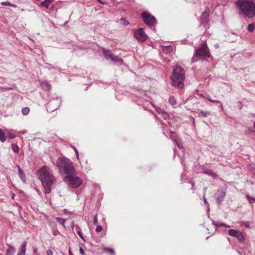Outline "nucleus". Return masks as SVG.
I'll return each mask as SVG.
<instances>
[{
    "instance_id": "1",
    "label": "nucleus",
    "mask_w": 255,
    "mask_h": 255,
    "mask_svg": "<svg viewBox=\"0 0 255 255\" xmlns=\"http://www.w3.org/2000/svg\"><path fill=\"white\" fill-rule=\"evenodd\" d=\"M38 177L42 184L45 193H50L52 186L56 182L50 170L47 166H43L38 170Z\"/></svg>"
},
{
    "instance_id": "2",
    "label": "nucleus",
    "mask_w": 255,
    "mask_h": 255,
    "mask_svg": "<svg viewBox=\"0 0 255 255\" xmlns=\"http://www.w3.org/2000/svg\"><path fill=\"white\" fill-rule=\"evenodd\" d=\"M236 4L239 15L249 18L255 15V0H238Z\"/></svg>"
},
{
    "instance_id": "3",
    "label": "nucleus",
    "mask_w": 255,
    "mask_h": 255,
    "mask_svg": "<svg viewBox=\"0 0 255 255\" xmlns=\"http://www.w3.org/2000/svg\"><path fill=\"white\" fill-rule=\"evenodd\" d=\"M185 73L184 69L181 66L176 65L174 67L170 77L171 86L176 88L182 89L184 86Z\"/></svg>"
},
{
    "instance_id": "4",
    "label": "nucleus",
    "mask_w": 255,
    "mask_h": 255,
    "mask_svg": "<svg viewBox=\"0 0 255 255\" xmlns=\"http://www.w3.org/2000/svg\"><path fill=\"white\" fill-rule=\"evenodd\" d=\"M56 165L59 172L67 175L75 173V169L72 162L68 158L59 157L56 161Z\"/></svg>"
},
{
    "instance_id": "5",
    "label": "nucleus",
    "mask_w": 255,
    "mask_h": 255,
    "mask_svg": "<svg viewBox=\"0 0 255 255\" xmlns=\"http://www.w3.org/2000/svg\"><path fill=\"white\" fill-rule=\"evenodd\" d=\"M194 56L200 59L207 60L211 54L207 46L205 43H202L195 50Z\"/></svg>"
},
{
    "instance_id": "6",
    "label": "nucleus",
    "mask_w": 255,
    "mask_h": 255,
    "mask_svg": "<svg viewBox=\"0 0 255 255\" xmlns=\"http://www.w3.org/2000/svg\"><path fill=\"white\" fill-rule=\"evenodd\" d=\"M64 181L68 184L69 186L74 188L79 187L82 183V180L74 173L66 175L64 178Z\"/></svg>"
},
{
    "instance_id": "7",
    "label": "nucleus",
    "mask_w": 255,
    "mask_h": 255,
    "mask_svg": "<svg viewBox=\"0 0 255 255\" xmlns=\"http://www.w3.org/2000/svg\"><path fill=\"white\" fill-rule=\"evenodd\" d=\"M142 17L143 21L146 25L148 26H154L157 23L155 18L151 14L148 12L145 11L142 12Z\"/></svg>"
},
{
    "instance_id": "8",
    "label": "nucleus",
    "mask_w": 255,
    "mask_h": 255,
    "mask_svg": "<svg viewBox=\"0 0 255 255\" xmlns=\"http://www.w3.org/2000/svg\"><path fill=\"white\" fill-rule=\"evenodd\" d=\"M61 100L60 98H56L50 100L47 104V111L52 112L57 110L60 107Z\"/></svg>"
},
{
    "instance_id": "9",
    "label": "nucleus",
    "mask_w": 255,
    "mask_h": 255,
    "mask_svg": "<svg viewBox=\"0 0 255 255\" xmlns=\"http://www.w3.org/2000/svg\"><path fill=\"white\" fill-rule=\"evenodd\" d=\"M134 36L138 41L144 42L147 38V35L144 32L143 28H140L134 31Z\"/></svg>"
},
{
    "instance_id": "10",
    "label": "nucleus",
    "mask_w": 255,
    "mask_h": 255,
    "mask_svg": "<svg viewBox=\"0 0 255 255\" xmlns=\"http://www.w3.org/2000/svg\"><path fill=\"white\" fill-rule=\"evenodd\" d=\"M226 195V191L224 190H219L216 192L215 198L220 204L224 199Z\"/></svg>"
},
{
    "instance_id": "11",
    "label": "nucleus",
    "mask_w": 255,
    "mask_h": 255,
    "mask_svg": "<svg viewBox=\"0 0 255 255\" xmlns=\"http://www.w3.org/2000/svg\"><path fill=\"white\" fill-rule=\"evenodd\" d=\"M115 64L117 65H122L123 63V59L118 56H114L111 60Z\"/></svg>"
},
{
    "instance_id": "12",
    "label": "nucleus",
    "mask_w": 255,
    "mask_h": 255,
    "mask_svg": "<svg viewBox=\"0 0 255 255\" xmlns=\"http://www.w3.org/2000/svg\"><path fill=\"white\" fill-rule=\"evenodd\" d=\"M209 13L207 11H205L202 13V16L201 17V21L202 23H206L208 22V18H209Z\"/></svg>"
},
{
    "instance_id": "13",
    "label": "nucleus",
    "mask_w": 255,
    "mask_h": 255,
    "mask_svg": "<svg viewBox=\"0 0 255 255\" xmlns=\"http://www.w3.org/2000/svg\"><path fill=\"white\" fill-rule=\"evenodd\" d=\"M17 167L18 168L19 177L24 182L26 179V177L23 170L20 168V166L19 165H17Z\"/></svg>"
},
{
    "instance_id": "14",
    "label": "nucleus",
    "mask_w": 255,
    "mask_h": 255,
    "mask_svg": "<svg viewBox=\"0 0 255 255\" xmlns=\"http://www.w3.org/2000/svg\"><path fill=\"white\" fill-rule=\"evenodd\" d=\"M26 243L24 242L20 248V251L16 255H25L26 252Z\"/></svg>"
},
{
    "instance_id": "15",
    "label": "nucleus",
    "mask_w": 255,
    "mask_h": 255,
    "mask_svg": "<svg viewBox=\"0 0 255 255\" xmlns=\"http://www.w3.org/2000/svg\"><path fill=\"white\" fill-rule=\"evenodd\" d=\"M157 112L160 114L161 115V116L162 117V118L164 119V120H167L169 118V115H168V114L165 112L164 111V110H162L160 108H159L157 110Z\"/></svg>"
},
{
    "instance_id": "16",
    "label": "nucleus",
    "mask_w": 255,
    "mask_h": 255,
    "mask_svg": "<svg viewBox=\"0 0 255 255\" xmlns=\"http://www.w3.org/2000/svg\"><path fill=\"white\" fill-rule=\"evenodd\" d=\"M104 56L106 59L112 60V58L114 56V55L112 54V52L110 50H104Z\"/></svg>"
},
{
    "instance_id": "17",
    "label": "nucleus",
    "mask_w": 255,
    "mask_h": 255,
    "mask_svg": "<svg viewBox=\"0 0 255 255\" xmlns=\"http://www.w3.org/2000/svg\"><path fill=\"white\" fill-rule=\"evenodd\" d=\"M15 252V248L9 246L8 248L6 251L5 255H14Z\"/></svg>"
},
{
    "instance_id": "18",
    "label": "nucleus",
    "mask_w": 255,
    "mask_h": 255,
    "mask_svg": "<svg viewBox=\"0 0 255 255\" xmlns=\"http://www.w3.org/2000/svg\"><path fill=\"white\" fill-rule=\"evenodd\" d=\"M240 231L234 229H229L228 231V234L233 237H237V234Z\"/></svg>"
},
{
    "instance_id": "19",
    "label": "nucleus",
    "mask_w": 255,
    "mask_h": 255,
    "mask_svg": "<svg viewBox=\"0 0 255 255\" xmlns=\"http://www.w3.org/2000/svg\"><path fill=\"white\" fill-rule=\"evenodd\" d=\"M240 231L234 229H229L228 231V234L233 237H237V234Z\"/></svg>"
},
{
    "instance_id": "20",
    "label": "nucleus",
    "mask_w": 255,
    "mask_h": 255,
    "mask_svg": "<svg viewBox=\"0 0 255 255\" xmlns=\"http://www.w3.org/2000/svg\"><path fill=\"white\" fill-rule=\"evenodd\" d=\"M41 86L43 89L46 91H49L51 89L50 85L46 82L42 83Z\"/></svg>"
},
{
    "instance_id": "21",
    "label": "nucleus",
    "mask_w": 255,
    "mask_h": 255,
    "mask_svg": "<svg viewBox=\"0 0 255 255\" xmlns=\"http://www.w3.org/2000/svg\"><path fill=\"white\" fill-rule=\"evenodd\" d=\"M52 1V0H45L44 1L41 3L42 6L48 8L49 6V4Z\"/></svg>"
},
{
    "instance_id": "22",
    "label": "nucleus",
    "mask_w": 255,
    "mask_h": 255,
    "mask_svg": "<svg viewBox=\"0 0 255 255\" xmlns=\"http://www.w3.org/2000/svg\"><path fill=\"white\" fill-rule=\"evenodd\" d=\"M240 242H243L245 240V237L243 233L240 231L237 234V236L236 237Z\"/></svg>"
},
{
    "instance_id": "23",
    "label": "nucleus",
    "mask_w": 255,
    "mask_h": 255,
    "mask_svg": "<svg viewBox=\"0 0 255 255\" xmlns=\"http://www.w3.org/2000/svg\"><path fill=\"white\" fill-rule=\"evenodd\" d=\"M76 231L77 232L78 235L80 236V237L83 240L85 241L84 237L82 234V233L81 232V230H80L79 226H76Z\"/></svg>"
},
{
    "instance_id": "24",
    "label": "nucleus",
    "mask_w": 255,
    "mask_h": 255,
    "mask_svg": "<svg viewBox=\"0 0 255 255\" xmlns=\"http://www.w3.org/2000/svg\"><path fill=\"white\" fill-rule=\"evenodd\" d=\"M169 102L172 106H175L177 104L175 98L172 96L169 97Z\"/></svg>"
},
{
    "instance_id": "25",
    "label": "nucleus",
    "mask_w": 255,
    "mask_h": 255,
    "mask_svg": "<svg viewBox=\"0 0 255 255\" xmlns=\"http://www.w3.org/2000/svg\"><path fill=\"white\" fill-rule=\"evenodd\" d=\"M204 173L207 175L211 176L213 178H216L217 177V175L215 173L210 170H205Z\"/></svg>"
},
{
    "instance_id": "26",
    "label": "nucleus",
    "mask_w": 255,
    "mask_h": 255,
    "mask_svg": "<svg viewBox=\"0 0 255 255\" xmlns=\"http://www.w3.org/2000/svg\"><path fill=\"white\" fill-rule=\"evenodd\" d=\"M255 28V24L254 23H252L250 24L248 26V30L249 32H253Z\"/></svg>"
},
{
    "instance_id": "27",
    "label": "nucleus",
    "mask_w": 255,
    "mask_h": 255,
    "mask_svg": "<svg viewBox=\"0 0 255 255\" xmlns=\"http://www.w3.org/2000/svg\"><path fill=\"white\" fill-rule=\"evenodd\" d=\"M5 139L6 138L4 133L3 132L2 130L0 129V141L1 142H4L5 141Z\"/></svg>"
},
{
    "instance_id": "28",
    "label": "nucleus",
    "mask_w": 255,
    "mask_h": 255,
    "mask_svg": "<svg viewBox=\"0 0 255 255\" xmlns=\"http://www.w3.org/2000/svg\"><path fill=\"white\" fill-rule=\"evenodd\" d=\"M30 110L28 107H25L21 110V113L23 115H27L29 113Z\"/></svg>"
},
{
    "instance_id": "29",
    "label": "nucleus",
    "mask_w": 255,
    "mask_h": 255,
    "mask_svg": "<svg viewBox=\"0 0 255 255\" xmlns=\"http://www.w3.org/2000/svg\"><path fill=\"white\" fill-rule=\"evenodd\" d=\"M246 197L249 201V202L251 204H252L253 203H255V198L250 196V195H247L246 196Z\"/></svg>"
},
{
    "instance_id": "30",
    "label": "nucleus",
    "mask_w": 255,
    "mask_h": 255,
    "mask_svg": "<svg viewBox=\"0 0 255 255\" xmlns=\"http://www.w3.org/2000/svg\"><path fill=\"white\" fill-rule=\"evenodd\" d=\"M56 221L61 225H62L63 226H64V224L65 222V220L60 217H57L56 218Z\"/></svg>"
},
{
    "instance_id": "31",
    "label": "nucleus",
    "mask_w": 255,
    "mask_h": 255,
    "mask_svg": "<svg viewBox=\"0 0 255 255\" xmlns=\"http://www.w3.org/2000/svg\"><path fill=\"white\" fill-rule=\"evenodd\" d=\"M200 114L202 117L206 118L207 117L210 115V113L208 111H201Z\"/></svg>"
},
{
    "instance_id": "32",
    "label": "nucleus",
    "mask_w": 255,
    "mask_h": 255,
    "mask_svg": "<svg viewBox=\"0 0 255 255\" xmlns=\"http://www.w3.org/2000/svg\"><path fill=\"white\" fill-rule=\"evenodd\" d=\"M11 147L14 152H15L16 153L18 152L19 147L16 144H12Z\"/></svg>"
},
{
    "instance_id": "33",
    "label": "nucleus",
    "mask_w": 255,
    "mask_h": 255,
    "mask_svg": "<svg viewBox=\"0 0 255 255\" xmlns=\"http://www.w3.org/2000/svg\"><path fill=\"white\" fill-rule=\"evenodd\" d=\"M175 142L176 145L179 148H181L182 147V143L179 139H175Z\"/></svg>"
},
{
    "instance_id": "34",
    "label": "nucleus",
    "mask_w": 255,
    "mask_h": 255,
    "mask_svg": "<svg viewBox=\"0 0 255 255\" xmlns=\"http://www.w3.org/2000/svg\"><path fill=\"white\" fill-rule=\"evenodd\" d=\"M104 250L108 253H109L111 254L114 255L115 252L113 249L111 248H104Z\"/></svg>"
},
{
    "instance_id": "35",
    "label": "nucleus",
    "mask_w": 255,
    "mask_h": 255,
    "mask_svg": "<svg viewBox=\"0 0 255 255\" xmlns=\"http://www.w3.org/2000/svg\"><path fill=\"white\" fill-rule=\"evenodd\" d=\"M93 223L95 225H96L98 223V214H96L94 216Z\"/></svg>"
},
{
    "instance_id": "36",
    "label": "nucleus",
    "mask_w": 255,
    "mask_h": 255,
    "mask_svg": "<svg viewBox=\"0 0 255 255\" xmlns=\"http://www.w3.org/2000/svg\"><path fill=\"white\" fill-rule=\"evenodd\" d=\"M102 230H103V227L99 225V226H97L96 227V232L97 233H100V232H101L102 231Z\"/></svg>"
},
{
    "instance_id": "37",
    "label": "nucleus",
    "mask_w": 255,
    "mask_h": 255,
    "mask_svg": "<svg viewBox=\"0 0 255 255\" xmlns=\"http://www.w3.org/2000/svg\"><path fill=\"white\" fill-rule=\"evenodd\" d=\"M121 22L123 23V24L125 25H128L129 24V22L126 21V20L124 18H122L121 19Z\"/></svg>"
},
{
    "instance_id": "38",
    "label": "nucleus",
    "mask_w": 255,
    "mask_h": 255,
    "mask_svg": "<svg viewBox=\"0 0 255 255\" xmlns=\"http://www.w3.org/2000/svg\"><path fill=\"white\" fill-rule=\"evenodd\" d=\"M71 147L73 148V149L74 150V152H75V153L76 154L77 158H79V152L77 150V149L74 146H71Z\"/></svg>"
},
{
    "instance_id": "39",
    "label": "nucleus",
    "mask_w": 255,
    "mask_h": 255,
    "mask_svg": "<svg viewBox=\"0 0 255 255\" xmlns=\"http://www.w3.org/2000/svg\"><path fill=\"white\" fill-rule=\"evenodd\" d=\"M11 3L9 1H5V2H2L1 3V4L2 5H6V6H10L11 5Z\"/></svg>"
},
{
    "instance_id": "40",
    "label": "nucleus",
    "mask_w": 255,
    "mask_h": 255,
    "mask_svg": "<svg viewBox=\"0 0 255 255\" xmlns=\"http://www.w3.org/2000/svg\"><path fill=\"white\" fill-rule=\"evenodd\" d=\"M207 99L210 102L213 103H219V101L218 100H213L212 99H211L210 96H208Z\"/></svg>"
},
{
    "instance_id": "41",
    "label": "nucleus",
    "mask_w": 255,
    "mask_h": 255,
    "mask_svg": "<svg viewBox=\"0 0 255 255\" xmlns=\"http://www.w3.org/2000/svg\"><path fill=\"white\" fill-rule=\"evenodd\" d=\"M203 200H204V202L205 204L207 206H209V204H208V202L207 201V199L205 197V194L203 195Z\"/></svg>"
},
{
    "instance_id": "42",
    "label": "nucleus",
    "mask_w": 255,
    "mask_h": 255,
    "mask_svg": "<svg viewBox=\"0 0 255 255\" xmlns=\"http://www.w3.org/2000/svg\"><path fill=\"white\" fill-rule=\"evenodd\" d=\"M221 223H219V222H215V221H214L213 222V225H214L216 227H217V226H221V225H220Z\"/></svg>"
},
{
    "instance_id": "43",
    "label": "nucleus",
    "mask_w": 255,
    "mask_h": 255,
    "mask_svg": "<svg viewBox=\"0 0 255 255\" xmlns=\"http://www.w3.org/2000/svg\"><path fill=\"white\" fill-rule=\"evenodd\" d=\"M243 225L247 228L249 227V223L248 222H243Z\"/></svg>"
},
{
    "instance_id": "44",
    "label": "nucleus",
    "mask_w": 255,
    "mask_h": 255,
    "mask_svg": "<svg viewBox=\"0 0 255 255\" xmlns=\"http://www.w3.org/2000/svg\"><path fill=\"white\" fill-rule=\"evenodd\" d=\"M169 134L170 138H173L174 137V135H175V133L172 131H170Z\"/></svg>"
},
{
    "instance_id": "45",
    "label": "nucleus",
    "mask_w": 255,
    "mask_h": 255,
    "mask_svg": "<svg viewBox=\"0 0 255 255\" xmlns=\"http://www.w3.org/2000/svg\"><path fill=\"white\" fill-rule=\"evenodd\" d=\"M79 251H80V253L81 255H84V250L82 249V248L81 247L80 248Z\"/></svg>"
},
{
    "instance_id": "46",
    "label": "nucleus",
    "mask_w": 255,
    "mask_h": 255,
    "mask_svg": "<svg viewBox=\"0 0 255 255\" xmlns=\"http://www.w3.org/2000/svg\"><path fill=\"white\" fill-rule=\"evenodd\" d=\"M47 255H53V253L50 250L47 251Z\"/></svg>"
},
{
    "instance_id": "47",
    "label": "nucleus",
    "mask_w": 255,
    "mask_h": 255,
    "mask_svg": "<svg viewBox=\"0 0 255 255\" xmlns=\"http://www.w3.org/2000/svg\"><path fill=\"white\" fill-rule=\"evenodd\" d=\"M221 226H224V227H230V226L228 225H226L225 224V223H221L220 224Z\"/></svg>"
},
{
    "instance_id": "48",
    "label": "nucleus",
    "mask_w": 255,
    "mask_h": 255,
    "mask_svg": "<svg viewBox=\"0 0 255 255\" xmlns=\"http://www.w3.org/2000/svg\"><path fill=\"white\" fill-rule=\"evenodd\" d=\"M15 135H9V137L10 138V139H13L15 137Z\"/></svg>"
},
{
    "instance_id": "49",
    "label": "nucleus",
    "mask_w": 255,
    "mask_h": 255,
    "mask_svg": "<svg viewBox=\"0 0 255 255\" xmlns=\"http://www.w3.org/2000/svg\"><path fill=\"white\" fill-rule=\"evenodd\" d=\"M191 183L192 186V189L194 190V186L195 185L193 181H191Z\"/></svg>"
},
{
    "instance_id": "50",
    "label": "nucleus",
    "mask_w": 255,
    "mask_h": 255,
    "mask_svg": "<svg viewBox=\"0 0 255 255\" xmlns=\"http://www.w3.org/2000/svg\"><path fill=\"white\" fill-rule=\"evenodd\" d=\"M207 189V187H204V189H203V190H204V194H205V195H206V192Z\"/></svg>"
},
{
    "instance_id": "51",
    "label": "nucleus",
    "mask_w": 255,
    "mask_h": 255,
    "mask_svg": "<svg viewBox=\"0 0 255 255\" xmlns=\"http://www.w3.org/2000/svg\"><path fill=\"white\" fill-rule=\"evenodd\" d=\"M11 7H16V5L15 4H12V3H11V5H10Z\"/></svg>"
},
{
    "instance_id": "52",
    "label": "nucleus",
    "mask_w": 255,
    "mask_h": 255,
    "mask_svg": "<svg viewBox=\"0 0 255 255\" xmlns=\"http://www.w3.org/2000/svg\"><path fill=\"white\" fill-rule=\"evenodd\" d=\"M69 255H73V254H72L70 249H69Z\"/></svg>"
},
{
    "instance_id": "53",
    "label": "nucleus",
    "mask_w": 255,
    "mask_h": 255,
    "mask_svg": "<svg viewBox=\"0 0 255 255\" xmlns=\"http://www.w3.org/2000/svg\"><path fill=\"white\" fill-rule=\"evenodd\" d=\"M163 132H164V134H165L167 136H168V135L165 133V131Z\"/></svg>"
},
{
    "instance_id": "54",
    "label": "nucleus",
    "mask_w": 255,
    "mask_h": 255,
    "mask_svg": "<svg viewBox=\"0 0 255 255\" xmlns=\"http://www.w3.org/2000/svg\"><path fill=\"white\" fill-rule=\"evenodd\" d=\"M195 61H196V60H194V57H193V58H192V61H193V62H195Z\"/></svg>"
},
{
    "instance_id": "55",
    "label": "nucleus",
    "mask_w": 255,
    "mask_h": 255,
    "mask_svg": "<svg viewBox=\"0 0 255 255\" xmlns=\"http://www.w3.org/2000/svg\"><path fill=\"white\" fill-rule=\"evenodd\" d=\"M183 160L182 159V161H181V163L183 164Z\"/></svg>"
},
{
    "instance_id": "56",
    "label": "nucleus",
    "mask_w": 255,
    "mask_h": 255,
    "mask_svg": "<svg viewBox=\"0 0 255 255\" xmlns=\"http://www.w3.org/2000/svg\"><path fill=\"white\" fill-rule=\"evenodd\" d=\"M10 89H11V88L7 89L8 90H10Z\"/></svg>"
}]
</instances>
